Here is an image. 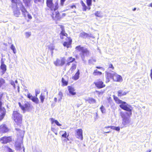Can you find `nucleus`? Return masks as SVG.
I'll list each match as a JSON object with an SVG mask.
<instances>
[{"mask_svg": "<svg viewBox=\"0 0 152 152\" xmlns=\"http://www.w3.org/2000/svg\"><path fill=\"white\" fill-rule=\"evenodd\" d=\"M81 4L83 7V11H86L87 9V7L86 6L85 4L84 3L83 1L82 0H81Z\"/></svg>", "mask_w": 152, "mask_h": 152, "instance_id": "32", "label": "nucleus"}, {"mask_svg": "<svg viewBox=\"0 0 152 152\" xmlns=\"http://www.w3.org/2000/svg\"><path fill=\"white\" fill-rule=\"evenodd\" d=\"M66 0H61V6H63L64 3Z\"/></svg>", "mask_w": 152, "mask_h": 152, "instance_id": "55", "label": "nucleus"}, {"mask_svg": "<svg viewBox=\"0 0 152 152\" xmlns=\"http://www.w3.org/2000/svg\"><path fill=\"white\" fill-rule=\"evenodd\" d=\"M0 69L2 70V74H4L7 70V66L5 64L1 65Z\"/></svg>", "mask_w": 152, "mask_h": 152, "instance_id": "25", "label": "nucleus"}, {"mask_svg": "<svg viewBox=\"0 0 152 152\" xmlns=\"http://www.w3.org/2000/svg\"><path fill=\"white\" fill-rule=\"evenodd\" d=\"M15 148L16 150L20 151L23 149V151H24V148L23 147V145L22 142H15Z\"/></svg>", "mask_w": 152, "mask_h": 152, "instance_id": "11", "label": "nucleus"}, {"mask_svg": "<svg viewBox=\"0 0 152 152\" xmlns=\"http://www.w3.org/2000/svg\"><path fill=\"white\" fill-rule=\"evenodd\" d=\"M55 48L54 46L53 45H50L49 47V49L51 51H53Z\"/></svg>", "mask_w": 152, "mask_h": 152, "instance_id": "47", "label": "nucleus"}, {"mask_svg": "<svg viewBox=\"0 0 152 152\" xmlns=\"http://www.w3.org/2000/svg\"><path fill=\"white\" fill-rule=\"evenodd\" d=\"M24 3L26 6H29L31 4V1L30 0H23Z\"/></svg>", "mask_w": 152, "mask_h": 152, "instance_id": "33", "label": "nucleus"}, {"mask_svg": "<svg viewBox=\"0 0 152 152\" xmlns=\"http://www.w3.org/2000/svg\"><path fill=\"white\" fill-rule=\"evenodd\" d=\"M17 4H15V5L13 6L12 5V8H13V12L14 15L16 17H18L20 15V10L18 9V7H16Z\"/></svg>", "mask_w": 152, "mask_h": 152, "instance_id": "10", "label": "nucleus"}, {"mask_svg": "<svg viewBox=\"0 0 152 152\" xmlns=\"http://www.w3.org/2000/svg\"><path fill=\"white\" fill-rule=\"evenodd\" d=\"M55 123H56V124L58 126H61V124H60L59 122L57 121H56V122H55Z\"/></svg>", "mask_w": 152, "mask_h": 152, "instance_id": "54", "label": "nucleus"}, {"mask_svg": "<svg viewBox=\"0 0 152 152\" xmlns=\"http://www.w3.org/2000/svg\"><path fill=\"white\" fill-rule=\"evenodd\" d=\"M12 3H14V4L17 3L18 2V0H12Z\"/></svg>", "mask_w": 152, "mask_h": 152, "instance_id": "59", "label": "nucleus"}, {"mask_svg": "<svg viewBox=\"0 0 152 152\" xmlns=\"http://www.w3.org/2000/svg\"><path fill=\"white\" fill-rule=\"evenodd\" d=\"M40 99L41 102L42 103H43L44 99L45 98V96H43L42 94H41L40 96Z\"/></svg>", "mask_w": 152, "mask_h": 152, "instance_id": "45", "label": "nucleus"}, {"mask_svg": "<svg viewBox=\"0 0 152 152\" xmlns=\"http://www.w3.org/2000/svg\"><path fill=\"white\" fill-rule=\"evenodd\" d=\"M68 90L71 94L74 95L76 94V92L75 91V89L74 88L69 86L68 87Z\"/></svg>", "mask_w": 152, "mask_h": 152, "instance_id": "23", "label": "nucleus"}, {"mask_svg": "<svg viewBox=\"0 0 152 152\" xmlns=\"http://www.w3.org/2000/svg\"><path fill=\"white\" fill-rule=\"evenodd\" d=\"M76 62L75 61L72 64V66L69 69V71H71L72 72H73L76 69Z\"/></svg>", "mask_w": 152, "mask_h": 152, "instance_id": "27", "label": "nucleus"}, {"mask_svg": "<svg viewBox=\"0 0 152 152\" xmlns=\"http://www.w3.org/2000/svg\"><path fill=\"white\" fill-rule=\"evenodd\" d=\"M65 58L63 57L59 59H57L56 61L54 62V64L56 66H63L65 63Z\"/></svg>", "mask_w": 152, "mask_h": 152, "instance_id": "9", "label": "nucleus"}, {"mask_svg": "<svg viewBox=\"0 0 152 152\" xmlns=\"http://www.w3.org/2000/svg\"><path fill=\"white\" fill-rule=\"evenodd\" d=\"M27 16L28 18L29 19H31L32 18V17L31 15H30L29 14H28H28H27L26 16Z\"/></svg>", "mask_w": 152, "mask_h": 152, "instance_id": "61", "label": "nucleus"}, {"mask_svg": "<svg viewBox=\"0 0 152 152\" xmlns=\"http://www.w3.org/2000/svg\"><path fill=\"white\" fill-rule=\"evenodd\" d=\"M108 100L109 102L111 103L112 102V100L110 97H109V98L108 99Z\"/></svg>", "mask_w": 152, "mask_h": 152, "instance_id": "60", "label": "nucleus"}, {"mask_svg": "<svg viewBox=\"0 0 152 152\" xmlns=\"http://www.w3.org/2000/svg\"><path fill=\"white\" fill-rule=\"evenodd\" d=\"M22 115L17 111L13 112L12 118L16 124L18 125H20L22 123Z\"/></svg>", "mask_w": 152, "mask_h": 152, "instance_id": "3", "label": "nucleus"}, {"mask_svg": "<svg viewBox=\"0 0 152 152\" xmlns=\"http://www.w3.org/2000/svg\"><path fill=\"white\" fill-rule=\"evenodd\" d=\"M60 35V38L61 39L64 38V37H66L67 38V39H66V41L64 42L63 45L64 47H66L67 48H69L72 42V39L70 37H67V34L66 33L64 29H62V31Z\"/></svg>", "mask_w": 152, "mask_h": 152, "instance_id": "2", "label": "nucleus"}, {"mask_svg": "<svg viewBox=\"0 0 152 152\" xmlns=\"http://www.w3.org/2000/svg\"><path fill=\"white\" fill-rule=\"evenodd\" d=\"M96 60L94 59H91L89 60L88 63L90 64H93V62H95Z\"/></svg>", "mask_w": 152, "mask_h": 152, "instance_id": "44", "label": "nucleus"}, {"mask_svg": "<svg viewBox=\"0 0 152 152\" xmlns=\"http://www.w3.org/2000/svg\"><path fill=\"white\" fill-rule=\"evenodd\" d=\"M119 107L122 109L129 112V114L130 115H132V107L130 105L126 103V104H120Z\"/></svg>", "mask_w": 152, "mask_h": 152, "instance_id": "7", "label": "nucleus"}, {"mask_svg": "<svg viewBox=\"0 0 152 152\" xmlns=\"http://www.w3.org/2000/svg\"><path fill=\"white\" fill-rule=\"evenodd\" d=\"M80 36L85 38L90 37H91L93 38H94V36L91 34H87L84 32L81 33L80 34Z\"/></svg>", "mask_w": 152, "mask_h": 152, "instance_id": "18", "label": "nucleus"}, {"mask_svg": "<svg viewBox=\"0 0 152 152\" xmlns=\"http://www.w3.org/2000/svg\"><path fill=\"white\" fill-rule=\"evenodd\" d=\"M130 122V120L129 117H127L122 119V124L123 125L121 128H122L124 126H126L128 124H129Z\"/></svg>", "mask_w": 152, "mask_h": 152, "instance_id": "14", "label": "nucleus"}, {"mask_svg": "<svg viewBox=\"0 0 152 152\" xmlns=\"http://www.w3.org/2000/svg\"><path fill=\"white\" fill-rule=\"evenodd\" d=\"M80 74L79 70L78 69L77 72L75 74L74 76L73 77V79L75 80H78Z\"/></svg>", "mask_w": 152, "mask_h": 152, "instance_id": "26", "label": "nucleus"}, {"mask_svg": "<svg viewBox=\"0 0 152 152\" xmlns=\"http://www.w3.org/2000/svg\"><path fill=\"white\" fill-rule=\"evenodd\" d=\"M95 15L97 17H101L102 16L100 15V12L99 11H96L95 13Z\"/></svg>", "mask_w": 152, "mask_h": 152, "instance_id": "42", "label": "nucleus"}, {"mask_svg": "<svg viewBox=\"0 0 152 152\" xmlns=\"http://www.w3.org/2000/svg\"><path fill=\"white\" fill-rule=\"evenodd\" d=\"M27 96L28 98L31 100L33 96H32L29 93H28L27 94Z\"/></svg>", "mask_w": 152, "mask_h": 152, "instance_id": "48", "label": "nucleus"}, {"mask_svg": "<svg viewBox=\"0 0 152 152\" xmlns=\"http://www.w3.org/2000/svg\"><path fill=\"white\" fill-rule=\"evenodd\" d=\"M88 102L90 104L94 103L96 102V100L93 98H90L88 100Z\"/></svg>", "mask_w": 152, "mask_h": 152, "instance_id": "34", "label": "nucleus"}, {"mask_svg": "<svg viewBox=\"0 0 152 152\" xmlns=\"http://www.w3.org/2000/svg\"><path fill=\"white\" fill-rule=\"evenodd\" d=\"M102 74V72L97 71V69L95 70L93 73V75H99L100 76Z\"/></svg>", "mask_w": 152, "mask_h": 152, "instance_id": "31", "label": "nucleus"}, {"mask_svg": "<svg viewBox=\"0 0 152 152\" xmlns=\"http://www.w3.org/2000/svg\"><path fill=\"white\" fill-rule=\"evenodd\" d=\"M110 127L111 129L115 130V126H107V127H105V128H109Z\"/></svg>", "mask_w": 152, "mask_h": 152, "instance_id": "52", "label": "nucleus"}, {"mask_svg": "<svg viewBox=\"0 0 152 152\" xmlns=\"http://www.w3.org/2000/svg\"><path fill=\"white\" fill-rule=\"evenodd\" d=\"M17 89L18 92V93H19L20 92V87L19 84L17 85Z\"/></svg>", "mask_w": 152, "mask_h": 152, "instance_id": "53", "label": "nucleus"}, {"mask_svg": "<svg viewBox=\"0 0 152 152\" xmlns=\"http://www.w3.org/2000/svg\"><path fill=\"white\" fill-rule=\"evenodd\" d=\"M111 72H110V71L107 70L105 71V73L106 74V82L108 83L110 81V79L111 78H113L114 76V74L115 72L113 71H112Z\"/></svg>", "mask_w": 152, "mask_h": 152, "instance_id": "8", "label": "nucleus"}, {"mask_svg": "<svg viewBox=\"0 0 152 152\" xmlns=\"http://www.w3.org/2000/svg\"><path fill=\"white\" fill-rule=\"evenodd\" d=\"M31 32H26L25 33V35L26 38L29 37L31 35Z\"/></svg>", "mask_w": 152, "mask_h": 152, "instance_id": "36", "label": "nucleus"}, {"mask_svg": "<svg viewBox=\"0 0 152 152\" xmlns=\"http://www.w3.org/2000/svg\"><path fill=\"white\" fill-rule=\"evenodd\" d=\"M113 96L114 100H115V102L117 104H126V102H124L121 100H120L117 96H115V95H113Z\"/></svg>", "mask_w": 152, "mask_h": 152, "instance_id": "21", "label": "nucleus"}, {"mask_svg": "<svg viewBox=\"0 0 152 152\" xmlns=\"http://www.w3.org/2000/svg\"><path fill=\"white\" fill-rule=\"evenodd\" d=\"M46 4L47 6L52 11H56L58 8L57 1H56L53 4L52 0H46Z\"/></svg>", "mask_w": 152, "mask_h": 152, "instance_id": "4", "label": "nucleus"}, {"mask_svg": "<svg viewBox=\"0 0 152 152\" xmlns=\"http://www.w3.org/2000/svg\"><path fill=\"white\" fill-rule=\"evenodd\" d=\"M113 80L115 81L121 82L123 80V78L121 76L115 73L114 74Z\"/></svg>", "mask_w": 152, "mask_h": 152, "instance_id": "12", "label": "nucleus"}, {"mask_svg": "<svg viewBox=\"0 0 152 152\" xmlns=\"http://www.w3.org/2000/svg\"><path fill=\"white\" fill-rule=\"evenodd\" d=\"M94 83L97 88H100L104 87L105 85L103 84V82L101 81H98L94 82Z\"/></svg>", "mask_w": 152, "mask_h": 152, "instance_id": "19", "label": "nucleus"}, {"mask_svg": "<svg viewBox=\"0 0 152 152\" xmlns=\"http://www.w3.org/2000/svg\"><path fill=\"white\" fill-rule=\"evenodd\" d=\"M118 96H123L126 95V93L125 91H123L122 90H120L118 92Z\"/></svg>", "mask_w": 152, "mask_h": 152, "instance_id": "29", "label": "nucleus"}, {"mask_svg": "<svg viewBox=\"0 0 152 152\" xmlns=\"http://www.w3.org/2000/svg\"><path fill=\"white\" fill-rule=\"evenodd\" d=\"M75 49L80 52V54L83 61H85L84 59L86 56L89 55L90 52L88 49L85 47H81L80 45L77 46Z\"/></svg>", "mask_w": 152, "mask_h": 152, "instance_id": "1", "label": "nucleus"}, {"mask_svg": "<svg viewBox=\"0 0 152 152\" xmlns=\"http://www.w3.org/2000/svg\"><path fill=\"white\" fill-rule=\"evenodd\" d=\"M60 133H63L62 134V137L65 138H66L67 137V133L65 131H61L60 132Z\"/></svg>", "mask_w": 152, "mask_h": 152, "instance_id": "35", "label": "nucleus"}, {"mask_svg": "<svg viewBox=\"0 0 152 152\" xmlns=\"http://www.w3.org/2000/svg\"><path fill=\"white\" fill-rule=\"evenodd\" d=\"M19 107L23 110H28L29 107V104L27 102L25 103V104L22 105L20 102L18 103Z\"/></svg>", "mask_w": 152, "mask_h": 152, "instance_id": "17", "label": "nucleus"}, {"mask_svg": "<svg viewBox=\"0 0 152 152\" xmlns=\"http://www.w3.org/2000/svg\"><path fill=\"white\" fill-rule=\"evenodd\" d=\"M6 110H0L1 114L0 115V121H1L4 117L5 114Z\"/></svg>", "mask_w": 152, "mask_h": 152, "instance_id": "28", "label": "nucleus"}, {"mask_svg": "<svg viewBox=\"0 0 152 152\" xmlns=\"http://www.w3.org/2000/svg\"><path fill=\"white\" fill-rule=\"evenodd\" d=\"M19 6L20 9L21 10L23 15L24 16L26 17L27 14H28V12L26 10L25 8V7L23 5L21 2L20 1H18V3L17 4L16 7Z\"/></svg>", "mask_w": 152, "mask_h": 152, "instance_id": "5", "label": "nucleus"}, {"mask_svg": "<svg viewBox=\"0 0 152 152\" xmlns=\"http://www.w3.org/2000/svg\"><path fill=\"white\" fill-rule=\"evenodd\" d=\"M52 17L53 19H59L60 18L59 13L57 10L56 11L52 12Z\"/></svg>", "mask_w": 152, "mask_h": 152, "instance_id": "15", "label": "nucleus"}, {"mask_svg": "<svg viewBox=\"0 0 152 152\" xmlns=\"http://www.w3.org/2000/svg\"><path fill=\"white\" fill-rule=\"evenodd\" d=\"M17 131H19V132H20V133H22V134H23V131H22V130H20L19 129H17V128H16L15 129Z\"/></svg>", "mask_w": 152, "mask_h": 152, "instance_id": "57", "label": "nucleus"}, {"mask_svg": "<svg viewBox=\"0 0 152 152\" xmlns=\"http://www.w3.org/2000/svg\"><path fill=\"white\" fill-rule=\"evenodd\" d=\"M5 93H0V101H1L2 96L4 95Z\"/></svg>", "mask_w": 152, "mask_h": 152, "instance_id": "51", "label": "nucleus"}, {"mask_svg": "<svg viewBox=\"0 0 152 152\" xmlns=\"http://www.w3.org/2000/svg\"><path fill=\"white\" fill-rule=\"evenodd\" d=\"M120 115L122 118V119L128 117L127 116L130 115L126 112L121 111L120 113Z\"/></svg>", "mask_w": 152, "mask_h": 152, "instance_id": "22", "label": "nucleus"}, {"mask_svg": "<svg viewBox=\"0 0 152 152\" xmlns=\"http://www.w3.org/2000/svg\"><path fill=\"white\" fill-rule=\"evenodd\" d=\"M96 92H97L98 94H102L104 93V91H96Z\"/></svg>", "mask_w": 152, "mask_h": 152, "instance_id": "58", "label": "nucleus"}, {"mask_svg": "<svg viewBox=\"0 0 152 152\" xmlns=\"http://www.w3.org/2000/svg\"><path fill=\"white\" fill-rule=\"evenodd\" d=\"M87 5L89 6L91 4L92 0H86Z\"/></svg>", "mask_w": 152, "mask_h": 152, "instance_id": "46", "label": "nucleus"}, {"mask_svg": "<svg viewBox=\"0 0 152 152\" xmlns=\"http://www.w3.org/2000/svg\"><path fill=\"white\" fill-rule=\"evenodd\" d=\"M115 130L117 131H119L120 130V127H115Z\"/></svg>", "mask_w": 152, "mask_h": 152, "instance_id": "63", "label": "nucleus"}, {"mask_svg": "<svg viewBox=\"0 0 152 152\" xmlns=\"http://www.w3.org/2000/svg\"><path fill=\"white\" fill-rule=\"evenodd\" d=\"M58 95L61 97V99H62V97L63 96V95L62 92L61 91H60L58 94Z\"/></svg>", "mask_w": 152, "mask_h": 152, "instance_id": "50", "label": "nucleus"}, {"mask_svg": "<svg viewBox=\"0 0 152 152\" xmlns=\"http://www.w3.org/2000/svg\"><path fill=\"white\" fill-rule=\"evenodd\" d=\"M10 48L12 50L14 53L15 54L16 53V50L15 47L13 44L11 45L10 47Z\"/></svg>", "mask_w": 152, "mask_h": 152, "instance_id": "37", "label": "nucleus"}, {"mask_svg": "<svg viewBox=\"0 0 152 152\" xmlns=\"http://www.w3.org/2000/svg\"><path fill=\"white\" fill-rule=\"evenodd\" d=\"M4 61L3 60V59L2 58L1 59V65H4L5 64L4 63Z\"/></svg>", "mask_w": 152, "mask_h": 152, "instance_id": "62", "label": "nucleus"}, {"mask_svg": "<svg viewBox=\"0 0 152 152\" xmlns=\"http://www.w3.org/2000/svg\"><path fill=\"white\" fill-rule=\"evenodd\" d=\"M150 76L151 77V79L152 80V69H151V73L150 74Z\"/></svg>", "mask_w": 152, "mask_h": 152, "instance_id": "64", "label": "nucleus"}, {"mask_svg": "<svg viewBox=\"0 0 152 152\" xmlns=\"http://www.w3.org/2000/svg\"><path fill=\"white\" fill-rule=\"evenodd\" d=\"M100 109L102 113H105V109L104 108V107L103 105H102L101 107H100Z\"/></svg>", "mask_w": 152, "mask_h": 152, "instance_id": "41", "label": "nucleus"}, {"mask_svg": "<svg viewBox=\"0 0 152 152\" xmlns=\"http://www.w3.org/2000/svg\"><path fill=\"white\" fill-rule=\"evenodd\" d=\"M34 2L35 3H37L38 2H39L41 1L42 0H34Z\"/></svg>", "mask_w": 152, "mask_h": 152, "instance_id": "56", "label": "nucleus"}, {"mask_svg": "<svg viewBox=\"0 0 152 152\" xmlns=\"http://www.w3.org/2000/svg\"><path fill=\"white\" fill-rule=\"evenodd\" d=\"M35 96H37L38 94H39L40 92V91L39 90L36 89L35 91Z\"/></svg>", "mask_w": 152, "mask_h": 152, "instance_id": "49", "label": "nucleus"}, {"mask_svg": "<svg viewBox=\"0 0 152 152\" xmlns=\"http://www.w3.org/2000/svg\"><path fill=\"white\" fill-rule=\"evenodd\" d=\"M62 82L64 86H66L68 84V82L66 80L63 78L62 79Z\"/></svg>", "mask_w": 152, "mask_h": 152, "instance_id": "40", "label": "nucleus"}, {"mask_svg": "<svg viewBox=\"0 0 152 152\" xmlns=\"http://www.w3.org/2000/svg\"><path fill=\"white\" fill-rule=\"evenodd\" d=\"M111 69L112 70H114V67L113 66V64H109V65L107 69V70L110 71V69Z\"/></svg>", "mask_w": 152, "mask_h": 152, "instance_id": "43", "label": "nucleus"}, {"mask_svg": "<svg viewBox=\"0 0 152 152\" xmlns=\"http://www.w3.org/2000/svg\"><path fill=\"white\" fill-rule=\"evenodd\" d=\"M10 84L12 86L14 90H15L16 89V84L17 85L18 84V81L17 80H16L15 81H14L12 80H10Z\"/></svg>", "mask_w": 152, "mask_h": 152, "instance_id": "24", "label": "nucleus"}, {"mask_svg": "<svg viewBox=\"0 0 152 152\" xmlns=\"http://www.w3.org/2000/svg\"><path fill=\"white\" fill-rule=\"evenodd\" d=\"M11 138L10 137H1L0 139V141L1 143L3 144H6L9 142L11 141Z\"/></svg>", "mask_w": 152, "mask_h": 152, "instance_id": "13", "label": "nucleus"}, {"mask_svg": "<svg viewBox=\"0 0 152 152\" xmlns=\"http://www.w3.org/2000/svg\"><path fill=\"white\" fill-rule=\"evenodd\" d=\"M5 83L4 80L3 78H0V87H1L2 85Z\"/></svg>", "mask_w": 152, "mask_h": 152, "instance_id": "39", "label": "nucleus"}, {"mask_svg": "<svg viewBox=\"0 0 152 152\" xmlns=\"http://www.w3.org/2000/svg\"><path fill=\"white\" fill-rule=\"evenodd\" d=\"M77 135V137L78 139H80L81 140L83 139V132L81 129H77L76 130Z\"/></svg>", "mask_w": 152, "mask_h": 152, "instance_id": "20", "label": "nucleus"}, {"mask_svg": "<svg viewBox=\"0 0 152 152\" xmlns=\"http://www.w3.org/2000/svg\"><path fill=\"white\" fill-rule=\"evenodd\" d=\"M119 107L122 109L129 112V114L130 115H132V107L130 105L126 103V104H120Z\"/></svg>", "mask_w": 152, "mask_h": 152, "instance_id": "6", "label": "nucleus"}, {"mask_svg": "<svg viewBox=\"0 0 152 152\" xmlns=\"http://www.w3.org/2000/svg\"><path fill=\"white\" fill-rule=\"evenodd\" d=\"M33 102L36 104H37L39 103V100L37 96H33L31 99Z\"/></svg>", "mask_w": 152, "mask_h": 152, "instance_id": "30", "label": "nucleus"}, {"mask_svg": "<svg viewBox=\"0 0 152 152\" xmlns=\"http://www.w3.org/2000/svg\"><path fill=\"white\" fill-rule=\"evenodd\" d=\"M9 129L5 124L2 125L0 126V135L3 133L8 132Z\"/></svg>", "mask_w": 152, "mask_h": 152, "instance_id": "16", "label": "nucleus"}, {"mask_svg": "<svg viewBox=\"0 0 152 152\" xmlns=\"http://www.w3.org/2000/svg\"><path fill=\"white\" fill-rule=\"evenodd\" d=\"M67 61H69V62L72 63L75 61V59L72 57H70L67 58Z\"/></svg>", "mask_w": 152, "mask_h": 152, "instance_id": "38", "label": "nucleus"}]
</instances>
